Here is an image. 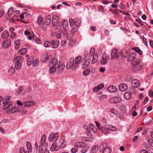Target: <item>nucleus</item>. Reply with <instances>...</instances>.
<instances>
[{
	"label": "nucleus",
	"mask_w": 153,
	"mask_h": 153,
	"mask_svg": "<svg viewBox=\"0 0 153 153\" xmlns=\"http://www.w3.org/2000/svg\"><path fill=\"white\" fill-rule=\"evenodd\" d=\"M78 151V149L76 147H73L71 149V152L72 153H75L77 152Z\"/></svg>",
	"instance_id": "nucleus-58"
},
{
	"label": "nucleus",
	"mask_w": 153,
	"mask_h": 153,
	"mask_svg": "<svg viewBox=\"0 0 153 153\" xmlns=\"http://www.w3.org/2000/svg\"><path fill=\"white\" fill-rule=\"evenodd\" d=\"M125 98L126 100H129L131 97V94L128 92H126L124 94Z\"/></svg>",
	"instance_id": "nucleus-28"
},
{
	"label": "nucleus",
	"mask_w": 153,
	"mask_h": 153,
	"mask_svg": "<svg viewBox=\"0 0 153 153\" xmlns=\"http://www.w3.org/2000/svg\"><path fill=\"white\" fill-rule=\"evenodd\" d=\"M132 49L136 52L139 53L140 55H142L143 54L142 51L138 47H134Z\"/></svg>",
	"instance_id": "nucleus-35"
},
{
	"label": "nucleus",
	"mask_w": 153,
	"mask_h": 153,
	"mask_svg": "<svg viewBox=\"0 0 153 153\" xmlns=\"http://www.w3.org/2000/svg\"><path fill=\"white\" fill-rule=\"evenodd\" d=\"M69 22L70 26L71 27H73L74 25L76 26H79L81 23L80 20L79 19L76 18L74 19L70 18L69 19Z\"/></svg>",
	"instance_id": "nucleus-5"
},
{
	"label": "nucleus",
	"mask_w": 153,
	"mask_h": 153,
	"mask_svg": "<svg viewBox=\"0 0 153 153\" xmlns=\"http://www.w3.org/2000/svg\"><path fill=\"white\" fill-rule=\"evenodd\" d=\"M82 61V58L79 56L75 58H71L69 60L67 64L66 68L69 69L71 68L72 70H74L77 68L79 66V65L80 63Z\"/></svg>",
	"instance_id": "nucleus-1"
},
{
	"label": "nucleus",
	"mask_w": 153,
	"mask_h": 153,
	"mask_svg": "<svg viewBox=\"0 0 153 153\" xmlns=\"http://www.w3.org/2000/svg\"><path fill=\"white\" fill-rule=\"evenodd\" d=\"M142 68L140 65L133 66L132 68V70L134 71H137L140 70Z\"/></svg>",
	"instance_id": "nucleus-38"
},
{
	"label": "nucleus",
	"mask_w": 153,
	"mask_h": 153,
	"mask_svg": "<svg viewBox=\"0 0 153 153\" xmlns=\"http://www.w3.org/2000/svg\"><path fill=\"white\" fill-rule=\"evenodd\" d=\"M92 57H93V59L91 61V63L94 64L97 62L98 59V56L97 54H95V55L92 56Z\"/></svg>",
	"instance_id": "nucleus-40"
},
{
	"label": "nucleus",
	"mask_w": 153,
	"mask_h": 153,
	"mask_svg": "<svg viewBox=\"0 0 153 153\" xmlns=\"http://www.w3.org/2000/svg\"><path fill=\"white\" fill-rule=\"evenodd\" d=\"M57 68L56 66H52L49 69V72L51 74H53L56 71Z\"/></svg>",
	"instance_id": "nucleus-26"
},
{
	"label": "nucleus",
	"mask_w": 153,
	"mask_h": 153,
	"mask_svg": "<svg viewBox=\"0 0 153 153\" xmlns=\"http://www.w3.org/2000/svg\"><path fill=\"white\" fill-rule=\"evenodd\" d=\"M57 62L56 59L54 58L52 59L49 63V66H56L57 65Z\"/></svg>",
	"instance_id": "nucleus-23"
},
{
	"label": "nucleus",
	"mask_w": 153,
	"mask_h": 153,
	"mask_svg": "<svg viewBox=\"0 0 153 153\" xmlns=\"http://www.w3.org/2000/svg\"><path fill=\"white\" fill-rule=\"evenodd\" d=\"M121 101V98L120 97H112L109 99V102L111 103H116Z\"/></svg>",
	"instance_id": "nucleus-8"
},
{
	"label": "nucleus",
	"mask_w": 153,
	"mask_h": 153,
	"mask_svg": "<svg viewBox=\"0 0 153 153\" xmlns=\"http://www.w3.org/2000/svg\"><path fill=\"white\" fill-rule=\"evenodd\" d=\"M51 22V17L50 15H48L47 17L46 18V20L44 22H45L46 24H47V26L49 25Z\"/></svg>",
	"instance_id": "nucleus-37"
},
{
	"label": "nucleus",
	"mask_w": 153,
	"mask_h": 153,
	"mask_svg": "<svg viewBox=\"0 0 153 153\" xmlns=\"http://www.w3.org/2000/svg\"><path fill=\"white\" fill-rule=\"evenodd\" d=\"M101 130L104 134H108L110 132V128H109L108 125H105Z\"/></svg>",
	"instance_id": "nucleus-19"
},
{
	"label": "nucleus",
	"mask_w": 153,
	"mask_h": 153,
	"mask_svg": "<svg viewBox=\"0 0 153 153\" xmlns=\"http://www.w3.org/2000/svg\"><path fill=\"white\" fill-rule=\"evenodd\" d=\"M90 72V69H87L83 71V74L84 76H86L89 75Z\"/></svg>",
	"instance_id": "nucleus-42"
},
{
	"label": "nucleus",
	"mask_w": 153,
	"mask_h": 153,
	"mask_svg": "<svg viewBox=\"0 0 153 153\" xmlns=\"http://www.w3.org/2000/svg\"><path fill=\"white\" fill-rule=\"evenodd\" d=\"M119 88L120 91H123L128 89V86L125 83H121L120 84Z\"/></svg>",
	"instance_id": "nucleus-14"
},
{
	"label": "nucleus",
	"mask_w": 153,
	"mask_h": 153,
	"mask_svg": "<svg viewBox=\"0 0 153 153\" xmlns=\"http://www.w3.org/2000/svg\"><path fill=\"white\" fill-rule=\"evenodd\" d=\"M75 40L74 39L70 40L68 43V45L70 46H72L74 45Z\"/></svg>",
	"instance_id": "nucleus-49"
},
{
	"label": "nucleus",
	"mask_w": 153,
	"mask_h": 153,
	"mask_svg": "<svg viewBox=\"0 0 153 153\" xmlns=\"http://www.w3.org/2000/svg\"><path fill=\"white\" fill-rule=\"evenodd\" d=\"M38 153H49V151L46 149H45L42 146H39L38 148Z\"/></svg>",
	"instance_id": "nucleus-15"
},
{
	"label": "nucleus",
	"mask_w": 153,
	"mask_h": 153,
	"mask_svg": "<svg viewBox=\"0 0 153 153\" xmlns=\"http://www.w3.org/2000/svg\"><path fill=\"white\" fill-rule=\"evenodd\" d=\"M44 45L45 47L46 48H49L51 46V41L49 42L48 41H45L44 43Z\"/></svg>",
	"instance_id": "nucleus-47"
},
{
	"label": "nucleus",
	"mask_w": 153,
	"mask_h": 153,
	"mask_svg": "<svg viewBox=\"0 0 153 153\" xmlns=\"http://www.w3.org/2000/svg\"><path fill=\"white\" fill-rule=\"evenodd\" d=\"M88 150V148L86 146L85 147H84V148L82 149L81 152L82 153H85L87 152Z\"/></svg>",
	"instance_id": "nucleus-61"
},
{
	"label": "nucleus",
	"mask_w": 153,
	"mask_h": 153,
	"mask_svg": "<svg viewBox=\"0 0 153 153\" xmlns=\"http://www.w3.org/2000/svg\"><path fill=\"white\" fill-rule=\"evenodd\" d=\"M136 58V54L134 53H131L127 56V60L129 61L132 62L134 61Z\"/></svg>",
	"instance_id": "nucleus-12"
},
{
	"label": "nucleus",
	"mask_w": 153,
	"mask_h": 153,
	"mask_svg": "<svg viewBox=\"0 0 153 153\" xmlns=\"http://www.w3.org/2000/svg\"><path fill=\"white\" fill-rule=\"evenodd\" d=\"M35 104L36 102L33 101H27L24 103L25 106L26 107L33 106L35 105Z\"/></svg>",
	"instance_id": "nucleus-20"
},
{
	"label": "nucleus",
	"mask_w": 153,
	"mask_h": 153,
	"mask_svg": "<svg viewBox=\"0 0 153 153\" xmlns=\"http://www.w3.org/2000/svg\"><path fill=\"white\" fill-rule=\"evenodd\" d=\"M56 143L55 142H53L51 148V151H54L56 149Z\"/></svg>",
	"instance_id": "nucleus-44"
},
{
	"label": "nucleus",
	"mask_w": 153,
	"mask_h": 153,
	"mask_svg": "<svg viewBox=\"0 0 153 153\" xmlns=\"http://www.w3.org/2000/svg\"><path fill=\"white\" fill-rule=\"evenodd\" d=\"M39 62V61L38 59H35L34 60L33 59L32 65L34 66H36L38 64Z\"/></svg>",
	"instance_id": "nucleus-52"
},
{
	"label": "nucleus",
	"mask_w": 153,
	"mask_h": 153,
	"mask_svg": "<svg viewBox=\"0 0 153 153\" xmlns=\"http://www.w3.org/2000/svg\"><path fill=\"white\" fill-rule=\"evenodd\" d=\"M46 140V136L45 135H43L42 137L41 140V146H43L45 144Z\"/></svg>",
	"instance_id": "nucleus-36"
},
{
	"label": "nucleus",
	"mask_w": 153,
	"mask_h": 153,
	"mask_svg": "<svg viewBox=\"0 0 153 153\" xmlns=\"http://www.w3.org/2000/svg\"><path fill=\"white\" fill-rule=\"evenodd\" d=\"M59 20V17L56 15H54L52 18V22L55 25L56 24H57Z\"/></svg>",
	"instance_id": "nucleus-24"
},
{
	"label": "nucleus",
	"mask_w": 153,
	"mask_h": 153,
	"mask_svg": "<svg viewBox=\"0 0 153 153\" xmlns=\"http://www.w3.org/2000/svg\"><path fill=\"white\" fill-rule=\"evenodd\" d=\"M15 48L16 49H19L20 46V41L19 40H16L14 42Z\"/></svg>",
	"instance_id": "nucleus-39"
},
{
	"label": "nucleus",
	"mask_w": 153,
	"mask_h": 153,
	"mask_svg": "<svg viewBox=\"0 0 153 153\" xmlns=\"http://www.w3.org/2000/svg\"><path fill=\"white\" fill-rule=\"evenodd\" d=\"M15 70L13 67H11L8 70V72L10 74H13L15 73Z\"/></svg>",
	"instance_id": "nucleus-48"
},
{
	"label": "nucleus",
	"mask_w": 153,
	"mask_h": 153,
	"mask_svg": "<svg viewBox=\"0 0 153 153\" xmlns=\"http://www.w3.org/2000/svg\"><path fill=\"white\" fill-rule=\"evenodd\" d=\"M95 52V49L93 48H92L90 50L89 53L88 59H91L92 56H94V54Z\"/></svg>",
	"instance_id": "nucleus-21"
},
{
	"label": "nucleus",
	"mask_w": 153,
	"mask_h": 153,
	"mask_svg": "<svg viewBox=\"0 0 153 153\" xmlns=\"http://www.w3.org/2000/svg\"><path fill=\"white\" fill-rule=\"evenodd\" d=\"M23 87L22 86H19L18 88V91H17V94H19L23 91Z\"/></svg>",
	"instance_id": "nucleus-55"
},
{
	"label": "nucleus",
	"mask_w": 153,
	"mask_h": 153,
	"mask_svg": "<svg viewBox=\"0 0 153 153\" xmlns=\"http://www.w3.org/2000/svg\"><path fill=\"white\" fill-rule=\"evenodd\" d=\"M20 153H29L27 151H25V149L23 147H21L19 150Z\"/></svg>",
	"instance_id": "nucleus-57"
},
{
	"label": "nucleus",
	"mask_w": 153,
	"mask_h": 153,
	"mask_svg": "<svg viewBox=\"0 0 153 153\" xmlns=\"http://www.w3.org/2000/svg\"><path fill=\"white\" fill-rule=\"evenodd\" d=\"M35 41L36 43L37 44H41V40L38 38H36L35 39Z\"/></svg>",
	"instance_id": "nucleus-64"
},
{
	"label": "nucleus",
	"mask_w": 153,
	"mask_h": 153,
	"mask_svg": "<svg viewBox=\"0 0 153 153\" xmlns=\"http://www.w3.org/2000/svg\"><path fill=\"white\" fill-rule=\"evenodd\" d=\"M33 60V57H31L30 58L28 59L27 60V65L30 66L32 64Z\"/></svg>",
	"instance_id": "nucleus-41"
},
{
	"label": "nucleus",
	"mask_w": 153,
	"mask_h": 153,
	"mask_svg": "<svg viewBox=\"0 0 153 153\" xmlns=\"http://www.w3.org/2000/svg\"><path fill=\"white\" fill-rule=\"evenodd\" d=\"M51 45H52V48H56L58 47L59 44V42L57 40H52L51 41Z\"/></svg>",
	"instance_id": "nucleus-17"
},
{
	"label": "nucleus",
	"mask_w": 153,
	"mask_h": 153,
	"mask_svg": "<svg viewBox=\"0 0 153 153\" xmlns=\"http://www.w3.org/2000/svg\"><path fill=\"white\" fill-rule=\"evenodd\" d=\"M90 129L94 133H96L97 131V129L96 126L93 124L91 123L89 125Z\"/></svg>",
	"instance_id": "nucleus-31"
},
{
	"label": "nucleus",
	"mask_w": 153,
	"mask_h": 153,
	"mask_svg": "<svg viewBox=\"0 0 153 153\" xmlns=\"http://www.w3.org/2000/svg\"><path fill=\"white\" fill-rule=\"evenodd\" d=\"M144 44L147 46V39L145 38L143 36H142L140 37Z\"/></svg>",
	"instance_id": "nucleus-53"
},
{
	"label": "nucleus",
	"mask_w": 153,
	"mask_h": 153,
	"mask_svg": "<svg viewBox=\"0 0 153 153\" xmlns=\"http://www.w3.org/2000/svg\"><path fill=\"white\" fill-rule=\"evenodd\" d=\"M108 126L109 128H110V130H111L114 131H115L117 130V128L113 126L112 125H109Z\"/></svg>",
	"instance_id": "nucleus-59"
},
{
	"label": "nucleus",
	"mask_w": 153,
	"mask_h": 153,
	"mask_svg": "<svg viewBox=\"0 0 153 153\" xmlns=\"http://www.w3.org/2000/svg\"><path fill=\"white\" fill-rule=\"evenodd\" d=\"M26 146L28 150L27 152L29 153V152H31L32 151V148L30 142L27 141L26 143Z\"/></svg>",
	"instance_id": "nucleus-29"
},
{
	"label": "nucleus",
	"mask_w": 153,
	"mask_h": 153,
	"mask_svg": "<svg viewBox=\"0 0 153 153\" xmlns=\"http://www.w3.org/2000/svg\"><path fill=\"white\" fill-rule=\"evenodd\" d=\"M60 147L62 148H64L66 146V142L65 140L64 137H62L59 142Z\"/></svg>",
	"instance_id": "nucleus-11"
},
{
	"label": "nucleus",
	"mask_w": 153,
	"mask_h": 153,
	"mask_svg": "<svg viewBox=\"0 0 153 153\" xmlns=\"http://www.w3.org/2000/svg\"><path fill=\"white\" fill-rule=\"evenodd\" d=\"M27 50L26 48H23L20 49L18 51V53L19 55H24L25 54Z\"/></svg>",
	"instance_id": "nucleus-33"
},
{
	"label": "nucleus",
	"mask_w": 153,
	"mask_h": 153,
	"mask_svg": "<svg viewBox=\"0 0 153 153\" xmlns=\"http://www.w3.org/2000/svg\"><path fill=\"white\" fill-rule=\"evenodd\" d=\"M86 146V145L85 143L81 141L76 142L74 144V146L75 147L79 148L85 147Z\"/></svg>",
	"instance_id": "nucleus-9"
},
{
	"label": "nucleus",
	"mask_w": 153,
	"mask_h": 153,
	"mask_svg": "<svg viewBox=\"0 0 153 153\" xmlns=\"http://www.w3.org/2000/svg\"><path fill=\"white\" fill-rule=\"evenodd\" d=\"M108 57L107 56H102L101 61V64L102 65H105L106 64L107 62Z\"/></svg>",
	"instance_id": "nucleus-30"
},
{
	"label": "nucleus",
	"mask_w": 153,
	"mask_h": 153,
	"mask_svg": "<svg viewBox=\"0 0 153 153\" xmlns=\"http://www.w3.org/2000/svg\"><path fill=\"white\" fill-rule=\"evenodd\" d=\"M148 144L152 147H153V140L152 139H149L148 141Z\"/></svg>",
	"instance_id": "nucleus-56"
},
{
	"label": "nucleus",
	"mask_w": 153,
	"mask_h": 153,
	"mask_svg": "<svg viewBox=\"0 0 153 153\" xmlns=\"http://www.w3.org/2000/svg\"><path fill=\"white\" fill-rule=\"evenodd\" d=\"M95 124L97 126V127L98 128L101 130H102V128L103 127H102L101 125H100L99 123L97 122H95Z\"/></svg>",
	"instance_id": "nucleus-60"
},
{
	"label": "nucleus",
	"mask_w": 153,
	"mask_h": 153,
	"mask_svg": "<svg viewBox=\"0 0 153 153\" xmlns=\"http://www.w3.org/2000/svg\"><path fill=\"white\" fill-rule=\"evenodd\" d=\"M32 34L33 35V38L34 40H35L34 38V36L33 34V33L32 32V33L31 32H30L29 31L27 30H25V31L24 32V34L26 36H28V35H32Z\"/></svg>",
	"instance_id": "nucleus-45"
},
{
	"label": "nucleus",
	"mask_w": 153,
	"mask_h": 153,
	"mask_svg": "<svg viewBox=\"0 0 153 153\" xmlns=\"http://www.w3.org/2000/svg\"><path fill=\"white\" fill-rule=\"evenodd\" d=\"M22 64L19 63H15V67L16 70H19L21 68Z\"/></svg>",
	"instance_id": "nucleus-50"
},
{
	"label": "nucleus",
	"mask_w": 153,
	"mask_h": 153,
	"mask_svg": "<svg viewBox=\"0 0 153 153\" xmlns=\"http://www.w3.org/2000/svg\"><path fill=\"white\" fill-rule=\"evenodd\" d=\"M13 13V9L12 7L10 8L8 10L7 14L8 16H10V15Z\"/></svg>",
	"instance_id": "nucleus-43"
},
{
	"label": "nucleus",
	"mask_w": 153,
	"mask_h": 153,
	"mask_svg": "<svg viewBox=\"0 0 153 153\" xmlns=\"http://www.w3.org/2000/svg\"><path fill=\"white\" fill-rule=\"evenodd\" d=\"M93 92H97L100 90L99 89L98 87L97 86L94 87L93 89Z\"/></svg>",
	"instance_id": "nucleus-63"
},
{
	"label": "nucleus",
	"mask_w": 153,
	"mask_h": 153,
	"mask_svg": "<svg viewBox=\"0 0 153 153\" xmlns=\"http://www.w3.org/2000/svg\"><path fill=\"white\" fill-rule=\"evenodd\" d=\"M56 67L59 71H61L63 70L65 68V66L62 63H60L59 64H58L56 65Z\"/></svg>",
	"instance_id": "nucleus-25"
},
{
	"label": "nucleus",
	"mask_w": 153,
	"mask_h": 153,
	"mask_svg": "<svg viewBox=\"0 0 153 153\" xmlns=\"http://www.w3.org/2000/svg\"><path fill=\"white\" fill-rule=\"evenodd\" d=\"M71 30V33L72 34H74L77 31V28L76 27H72Z\"/></svg>",
	"instance_id": "nucleus-54"
},
{
	"label": "nucleus",
	"mask_w": 153,
	"mask_h": 153,
	"mask_svg": "<svg viewBox=\"0 0 153 153\" xmlns=\"http://www.w3.org/2000/svg\"><path fill=\"white\" fill-rule=\"evenodd\" d=\"M37 22L39 25V27L45 30L47 28V24L43 22V18L41 16H39L37 19Z\"/></svg>",
	"instance_id": "nucleus-4"
},
{
	"label": "nucleus",
	"mask_w": 153,
	"mask_h": 153,
	"mask_svg": "<svg viewBox=\"0 0 153 153\" xmlns=\"http://www.w3.org/2000/svg\"><path fill=\"white\" fill-rule=\"evenodd\" d=\"M99 149V146L98 145H96L93 146L91 148V152L92 153H96L98 150Z\"/></svg>",
	"instance_id": "nucleus-32"
},
{
	"label": "nucleus",
	"mask_w": 153,
	"mask_h": 153,
	"mask_svg": "<svg viewBox=\"0 0 153 153\" xmlns=\"http://www.w3.org/2000/svg\"><path fill=\"white\" fill-rule=\"evenodd\" d=\"M62 25L63 28H64V31L63 34L65 36H66L68 33V31L66 29L68 27V24L67 20H64L62 22Z\"/></svg>",
	"instance_id": "nucleus-6"
},
{
	"label": "nucleus",
	"mask_w": 153,
	"mask_h": 153,
	"mask_svg": "<svg viewBox=\"0 0 153 153\" xmlns=\"http://www.w3.org/2000/svg\"><path fill=\"white\" fill-rule=\"evenodd\" d=\"M14 62L15 63L22 64L23 62V60L21 57L17 56L14 58Z\"/></svg>",
	"instance_id": "nucleus-18"
},
{
	"label": "nucleus",
	"mask_w": 153,
	"mask_h": 153,
	"mask_svg": "<svg viewBox=\"0 0 153 153\" xmlns=\"http://www.w3.org/2000/svg\"><path fill=\"white\" fill-rule=\"evenodd\" d=\"M3 103L4 105L3 108L4 110L8 109L13 105V102L10 100V97L9 96H7L5 97L3 101Z\"/></svg>",
	"instance_id": "nucleus-3"
},
{
	"label": "nucleus",
	"mask_w": 153,
	"mask_h": 153,
	"mask_svg": "<svg viewBox=\"0 0 153 153\" xmlns=\"http://www.w3.org/2000/svg\"><path fill=\"white\" fill-rule=\"evenodd\" d=\"M131 84L133 87L137 88L140 85V82L137 79H134L131 82Z\"/></svg>",
	"instance_id": "nucleus-16"
},
{
	"label": "nucleus",
	"mask_w": 153,
	"mask_h": 153,
	"mask_svg": "<svg viewBox=\"0 0 153 153\" xmlns=\"http://www.w3.org/2000/svg\"><path fill=\"white\" fill-rule=\"evenodd\" d=\"M66 43V41L65 40L62 41L60 42V45L62 46H64Z\"/></svg>",
	"instance_id": "nucleus-62"
},
{
	"label": "nucleus",
	"mask_w": 153,
	"mask_h": 153,
	"mask_svg": "<svg viewBox=\"0 0 153 153\" xmlns=\"http://www.w3.org/2000/svg\"><path fill=\"white\" fill-rule=\"evenodd\" d=\"M9 36L8 32L6 30H5L1 35L2 38L4 39H7Z\"/></svg>",
	"instance_id": "nucleus-34"
},
{
	"label": "nucleus",
	"mask_w": 153,
	"mask_h": 153,
	"mask_svg": "<svg viewBox=\"0 0 153 153\" xmlns=\"http://www.w3.org/2000/svg\"><path fill=\"white\" fill-rule=\"evenodd\" d=\"M123 58L126 57V56L124 55L122 52H118V50L116 49H113L111 54V57L112 59L115 58L118 59L120 57Z\"/></svg>",
	"instance_id": "nucleus-2"
},
{
	"label": "nucleus",
	"mask_w": 153,
	"mask_h": 153,
	"mask_svg": "<svg viewBox=\"0 0 153 153\" xmlns=\"http://www.w3.org/2000/svg\"><path fill=\"white\" fill-rule=\"evenodd\" d=\"M140 60L139 59H136L134 61L131 62V64L132 66L139 65Z\"/></svg>",
	"instance_id": "nucleus-27"
},
{
	"label": "nucleus",
	"mask_w": 153,
	"mask_h": 153,
	"mask_svg": "<svg viewBox=\"0 0 153 153\" xmlns=\"http://www.w3.org/2000/svg\"><path fill=\"white\" fill-rule=\"evenodd\" d=\"M59 134L57 133H53L49 135V140L51 142L56 141L58 138Z\"/></svg>",
	"instance_id": "nucleus-7"
},
{
	"label": "nucleus",
	"mask_w": 153,
	"mask_h": 153,
	"mask_svg": "<svg viewBox=\"0 0 153 153\" xmlns=\"http://www.w3.org/2000/svg\"><path fill=\"white\" fill-rule=\"evenodd\" d=\"M11 43V40L8 39L4 41L1 44L2 47L4 48H7L9 46Z\"/></svg>",
	"instance_id": "nucleus-10"
},
{
	"label": "nucleus",
	"mask_w": 153,
	"mask_h": 153,
	"mask_svg": "<svg viewBox=\"0 0 153 153\" xmlns=\"http://www.w3.org/2000/svg\"><path fill=\"white\" fill-rule=\"evenodd\" d=\"M117 90V88L114 86H110L108 88V91L111 93L116 92Z\"/></svg>",
	"instance_id": "nucleus-22"
},
{
	"label": "nucleus",
	"mask_w": 153,
	"mask_h": 153,
	"mask_svg": "<svg viewBox=\"0 0 153 153\" xmlns=\"http://www.w3.org/2000/svg\"><path fill=\"white\" fill-rule=\"evenodd\" d=\"M106 146V144L105 143H103L101 144L100 146V151H101L102 150L104 149L105 148Z\"/></svg>",
	"instance_id": "nucleus-51"
},
{
	"label": "nucleus",
	"mask_w": 153,
	"mask_h": 153,
	"mask_svg": "<svg viewBox=\"0 0 153 153\" xmlns=\"http://www.w3.org/2000/svg\"><path fill=\"white\" fill-rule=\"evenodd\" d=\"M7 110V112L9 114H12L13 113L17 112L19 111V110L17 108H16L14 107H9L8 109H6Z\"/></svg>",
	"instance_id": "nucleus-13"
},
{
	"label": "nucleus",
	"mask_w": 153,
	"mask_h": 153,
	"mask_svg": "<svg viewBox=\"0 0 153 153\" xmlns=\"http://www.w3.org/2000/svg\"><path fill=\"white\" fill-rule=\"evenodd\" d=\"M111 149L109 147H105L103 150L102 153H110Z\"/></svg>",
	"instance_id": "nucleus-46"
}]
</instances>
